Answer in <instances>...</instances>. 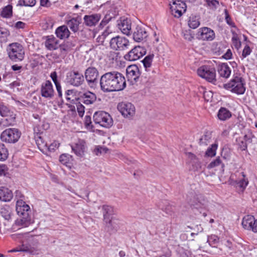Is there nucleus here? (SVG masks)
Here are the masks:
<instances>
[{"label": "nucleus", "instance_id": "1", "mask_svg": "<svg viewBox=\"0 0 257 257\" xmlns=\"http://www.w3.org/2000/svg\"><path fill=\"white\" fill-rule=\"evenodd\" d=\"M100 89L104 93L119 91L126 87V81L120 73L112 71L103 74L99 79Z\"/></svg>", "mask_w": 257, "mask_h": 257}, {"label": "nucleus", "instance_id": "2", "mask_svg": "<svg viewBox=\"0 0 257 257\" xmlns=\"http://www.w3.org/2000/svg\"><path fill=\"white\" fill-rule=\"evenodd\" d=\"M16 210L18 215L22 216L16 221V224L24 227L28 226L31 223L30 206L23 199H19L17 201Z\"/></svg>", "mask_w": 257, "mask_h": 257}, {"label": "nucleus", "instance_id": "3", "mask_svg": "<svg viewBox=\"0 0 257 257\" xmlns=\"http://www.w3.org/2000/svg\"><path fill=\"white\" fill-rule=\"evenodd\" d=\"M9 58L13 61L18 62L24 59L25 51L23 46L18 43L10 44L7 49Z\"/></svg>", "mask_w": 257, "mask_h": 257}, {"label": "nucleus", "instance_id": "4", "mask_svg": "<svg viewBox=\"0 0 257 257\" xmlns=\"http://www.w3.org/2000/svg\"><path fill=\"white\" fill-rule=\"evenodd\" d=\"M93 121L96 124L106 128H109L113 124V119L110 115L103 111L95 112L93 114Z\"/></svg>", "mask_w": 257, "mask_h": 257}, {"label": "nucleus", "instance_id": "5", "mask_svg": "<svg viewBox=\"0 0 257 257\" xmlns=\"http://www.w3.org/2000/svg\"><path fill=\"white\" fill-rule=\"evenodd\" d=\"M21 135V132L17 128H10L2 133L0 138L3 142L14 144L18 141Z\"/></svg>", "mask_w": 257, "mask_h": 257}, {"label": "nucleus", "instance_id": "6", "mask_svg": "<svg viewBox=\"0 0 257 257\" xmlns=\"http://www.w3.org/2000/svg\"><path fill=\"white\" fill-rule=\"evenodd\" d=\"M197 74L209 82L215 84L216 82V71L213 67L206 65L202 66L198 69Z\"/></svg>", "mask_w": 257, "mask_h": 257}, {"label": "nucleus", "instance_id": "7", "mask_svg": "<svg viewBox=\"0 0 257 257\" xmlns=\"http://www.w3.org/2000/svg\"><path fill=\"white\" fill-rule=\"evenodd\" d=\"M109 45L113 50L123 51L128 48L130 42L126 38L117 36L111 39Z\"/></svg>", "mask_w": 257, "mask_h": 257}, {"label": "nucleus", "instance_id": "8", "mask_svg": "<svg viewBox=\"0 0 257 257\" xmlns=\"http://www.w3.org/2000/svg\"><path fill=\"white\" fill-rule=\"evenodd\" d=\"M66 80L69 84L78 87L82 84L84 79L81 73L77 70H72L67 73Z\"/></svg>", "mask_w": 257, "mask_h": 257}, {"label": "nucleus", "instance_id": "9", "mask_svg": "<svg viewBox=\"0 0 257 257\" xmlns=\"http://www.w3.org/2000/svg\"><path fill=\"white\" fill-rule=\"evenodd\" d=\"M126 76L128 81L132 83L138 82L139 79L141 81L144 82L143 79L144 75L141 74L139 68L136 65H130L127 67Z\"/></svg>", "mask_w": 257, "mask_h": 257}, {"label": "nucleus", "instance_id": "10", "mask_svg": "<svg viewBox=\"0 0 257 257\" xmlns=\"http://www.w3.org/2000/svg\"><path fill=\"white\" fill-rule=\"evenodd\" d=\"M117 109L125 117L132 118L135 114V106L130 102H121L117 105Z\"/></svg>", "mask_w": 257, "mask_h": 257}, {"label": "nucleus", "instance_id": "11", "mask_svg": "<svg viewBox=\"0 0 257 257\" xmlns=\"http://www.w3.org/2000/svg\"><path fill=\"white\" fill-rule=\"evenodd\" d=\"M103 219L106 223V226L110 230H116V227L113 226V221L110 218V216L113 213V208L112 206L108 205H103Z\"/></svg>", "mask_w": 257, "mask_h": 257}, {"label": "nucleus", "instance_id": "12", "mask_svg": "<svg viewBox=\"0 0 257 257\" xmlns=\"http://www.w3.org/2000/svg\"><path fill=\"white\" fill-rule=\"evenodd\" d=\"M146 53V49L142 47L137 46L132 49L127 54L124 55L126 60L134 61L143 57Z\"/></svg>", "mask_w": 257, "mask_h": 257}, {"label": "nucleus", "instance_id": "13", "mask_svg": "<svg viewBox=\"0 0 257 257\" xmlns=\"http://www.w3.org/2000/svg\"><path fill=\"white\" fill-rule=\"evenodd\" d=\"M84 74L86 80L89 85L98 83L99 72L96 68L93 67H88L86 69Z\"/></svg>", "mask_w": 257, "mask_h": 257}, {"label": "nucleus", "instance_id": "14", "mask_svg": "<svg viewBox=\"0 0 257 257\" xmlns=\"http://www.w3.org/2000/svg\"><path fill=\"white\" fill-rule=\"evenodd\" d=\"M196 37L202 41H212L215 38V33L209 28L203 27L198 30Z\"/></svg>", "mask_w": 257, "mask_h": 257}, {"label": "nucleus", "instance_id": "15", "mask_svg": "<svg viewBox=\"0 0 257 257\" xmlns=\"http://www.w3.org/2000/svg\"><path fill=\"white\" fill-rule=\"evenodd\" d=\"M41 94L42 97L47 99H52L54 96V90L51 82L46 80L41 86Z\"/></svg>", "mask_w": 257, "mask_h": 257}, {"label": "nucleus", "instance_id": "16", "mask_svg": "<svg viewBox=\"0 0 257 257\" xmlns=\"http://www.w3.org/2000/svg\"><path fill=\"white\" fill-rule=\"evenodd\" d=\"M242 225L245 229L257 232V219H255L252 215L245 216L242 221Z\"/></svg>", "mask_w": 257, "mask_h": 257}, {"label": "nucleus", "instance_id": "17", "mask_svg": "<svg viewBox=\"0 0 257 257\" xmlns=\"http://www.w3.org/2000/svg\"><path fill=\"white\" fill-rule=\"evenodd\" d=\"M117 23L118 28L122 33L126 35L130 34L131 30V22L130 19L125 18H120V19L117 21Z\"/></svg>", "mask_w": 257, "mask_h": 257}, {"label": "nucleus", "instance_id": "18", "mask_svg": "<svg viewBox=\"0 0 257 257\" xmlns=\"http://www.w3.org/2000/svg\"><path fill=\"white\" fill-rule=\"evenodd\" d=\"M148 36L145 28L141 25H138L136 27L133 33V38L136 42H140Z\"/></svg>", "mask_w": 257, "mask_h": 257}, {"label": "nucleus", "instance_id": "19", "mask_svg": "<svg viewBox=\"0 0 257 257\" xmlns=\"http://www.w3.org/2000/svg\"><path fill=\"white\" fill-rule=\"evenodd\" d=\"M45 44L47 49L49 50H56L59 47H60V49L65 50L63 46L59 45V41L53 36H48Z\"/></svg>", "mask_w": 257, "mask_h": 257}, {"label": "nucleus", "instance_id": "20", "mask_svg": "<svg viewBox=\"0 0 257 257\" xmlns=\"http://www.w3.org/2000/svg\"><path fill=\"white\" fill-rule=\"evenodd\" d=\"M85 148L86 142L82 139H79L74 146H71L72 150L77 156L80 157L84 155Z\"/></svg>", "mask_w": 257, "mask_h": 257}, {"label": "nucleus", "instance_id": "21", "mask_svg": "<svg viewBox=\"0 0 257 257\" xmlns=\"http://www.w3.org/2000/svg\"><path fill=\"white\" fill-rule=\"evenodd\" d=\"M101 16L99 14L85 15L84 17V24L88 27L95 26L99 21Z\"/></svg>", "mask_w": 257, "mask_h": 257}, {"label": "nucleus", "instance_id": "22", "mask_svg": "<svg viewBox=\"0 0 257 257\" xmlns=\"http://www.w3.org/2000/svg\"><path fill=\"white\" fill-rule=\"evenodd\" d=\"M81 102L86 105L93 104L96 100V95L90 92L87 91L82 94L80 98Z\"/></svg>", "mask_w": 257, "mask_h": 257}, {"label": "nucleus", "instance_id": "23", "mask_svg": "<svg viewBox=\"0 0 257 257\" xmlns=\"http://www.w3.org/2000/svg\"><path fill=\"white\" fill-rule=\"evenodd\" d=\"M35 139L39 149L43 153L46 154L48 150V144L44 141L42 136L37 134L35 136Z\"/></svg>", "mask_w": 257, "mask_h": 257}, {"label": "nucleus", "instance_id": "24", "mask_svg": "<svg viewBox=\"0 0 257 257\" xmlns=\"http://www.w3.org/2000/svg\"><path fill=\"white\" fill-rule=\"evenodd\" d=\"M241 174L242 178H240L238 180L234 181L232 184L235 186L236 188H240V191L243 192L248 185V179L245 178V175L243 172H241Z\"/></svg>", "mask_w": 257, "mask_h": 257}, {"label": "nucleus", "instance_id": "25", "mask_svg": "<svg viewBox=\"0 0 257 257\" xmlns=\"http://www.w3.org/2000/svg\"><path fill=\"white\" fill-rule=\"evenodd\" d=\"M13 198V193L11 190L6 187L0 188V200L8 202Z\"/></svg>", "mask_w": 257, "mask_h": 257}, {"label": "nucleus", "instance_id": "26", "mask_svg": "<svg viewBox=\"0 0 257 257\" xmlns=\"http://www.w3.org/2000/svg\"><path fill=\"white\" fill-rule=\"evenodd\" d=\"M218 72L220 76L224 78H228L231 74V70L226 63H222L219 65Z\"/></svg>", "mask_w": 257, "mask_h": 257}, {"label": "nucleus", "instance_id": "27", "mask_svg": "<svg viewBox=\"0 0 257 257\" xmlns=\"http://www.w3.org/2000/svg\"><path fill=\"white\" fill-rule=\"evenodd\" d=\"M57 37L61 39L67 38L70 35V32L66 26L58 27L55 32Z\"/></svg>", "mask_w": 257, "mask_h": 257}, {"label": "nucleus", "instance_id": "28", "mask_svg": "<svg viewBox=\"0 0 257 257\" xmlns=\"http://www.w3.org/2000/svg\"><path fill=\"white\" fill-rule=\"evenodd\" d=\"M0 214L5 220L8 221L10 220L13 215L12 209L9 205L3 206L0 209Z\"/></svg>", "mask_w": 257, "mask_h": 257}, {"label": "nucleus", "instance_id": "29", "mask_svg": "<svg viewBox=\"0 0 257 257\" xmlns=\"http://www.w3.org/2000/svg\"><path fill=\"white\" fill-rule=\"evenodd\" d=\"M159 207L169 215H172L175 210V207L170 204L167 201H162L159 203Z\"/></svg>", "mask_w": 257, "mask_h": 257}, {"label": "nucleus", "instance_id": "30", "mask_svg": "<svg viewBox=\"0 0 257 257\" xmlns=\"http://www.w3.org/2000/svg\"><path fill=\"white\" fill-rule=\"evenodd\" d=\"M81 20L79 17L73 18L68 20L67 24L72 31L76 32L78 30V26L81 23Z\"/></svg>", "mask_w": 257, "mask_h": 257}, {"label": "nucleus", "instance_id": "31", "mask_svg": "<svg viewBox=\"0 0 257 257\" xmlns=\"http://www.w3.org/2000/svg\"><path fill=\"white\" fill-rule=\"evenodd\" d=\"M23 243V245H25L28 247L29 246L31 248V249L33 251H26V252H28L32 254H35L38 251V246L39 244L38 241L35 238L32 237L29 239V242L28 243Z\"/></svg>", "mask_w": 257, "mask_h": 257}, {"label": "nucleus", "instance_id": "32", "mask_svg": "<svg viewBox=\"0 0 257 257\" xmlns=\"http://www.w3.org/2000/svg\"><path fill=\"white\" fill-rule=\"evenodd\" d=\"M217 116L221 120H225L231 116V112L225 107H221L218 111Z\"/></svg>", "mask_w": 257, "mask_h": 257}, {"label": "nucleus", "instance_id": "33", "mask_svg": "<svg viewBox=\"0 0 257 257\" xmlns=\"http://www.w3.org/2000/svg\"><path fill=\"white\" fill-rule=\"evenodd\" d=\"M73 161L72 156L68 154H63L59 157L60 162L66 166L70 168L71 162Z\"/></svg>", "mask_w": 257, "mask_h": 257}, {"label": "nucleus", "instance_id": "34", "mask_svg": "<svg viewBox=\"0 0 257 257\" xmlns=\"http://www.w3.org/2000/svg\"><path fill=\"white\" fill-rule=\"evenodd\" d=\"M212 137L211 133L209 132H206L199 139V144L200 146H206L210 142Z\"/></svg>", "mask_w": 257, "mask_h": 257}, {"label": "nucleus", "instance_id": "35", "mask_svg": "<svg viewBox=\"0 0 257 257\" xmlns=\"http://www.w3.org/2000/svg\"><path fill=\"white\" fill-rule=\"evenodd\" d=\"M13 15V7L12 6L9 5L5 7L1 14V16L5 18H10Z\"/></svg>", "mask_w": 257, "mask_h": 257}, {"label": "nucleus", "instance_id": "36", "mask_svg": "<svg viewBox=\"0 0 257 257\" xmlns=\"http://www.w3.org/2000/svg\"><path fill=\"white\" fill-rule=\"evenodd\" d=\"M188 24L190 28L193 29L197 28L200 24L199 18L195 16L190 17Z\"/></svg>", "mask_w": 257, "mask_h": 257}, {"label": "nucleus", "instance_id": "37", "mask_svg": "<svg viewBox=\"0 0 257 257\" xmlns=\"http://www.w3.org/2000/svg\"><path fill=\"white\" fill-rule=\"evenodd\" d=\"M117 14L116 12L112 13L110 11H108L100 22V25L102 27L106 25L112 18H114Z\"/></svg>", "mask_w": 257, "mask_h": 257}, {"label": "nucleus", "instance_id": "38", "mask_svg": "<svg viewBox=\"0 0 257 257\" xmlns=\"http://www.w3.org/2000/svg\"><path fill=\"white\" fill-rule=\"evenodd\" d=\"M238 83H238V85L235 86V87H233V89H231V91L237 94H242L245 91L243 80L242 79L241 82H238Z\"/></svg>", "mask_w": 257, "mask_h": 257}, {"label": "nucleus", "instance_id": "39", "mask_svg": "<svg viewBox=\"0 0 257 257\" xmlns=\"http://www.w3.org/2000/svg\"><path fill=\"white\" fill-rule=\"evenodd\" d=\"M154 54H150L147 56L143 60L142 62L143 63V65L144 68H145V70L146 71H149V68L151 67L152 65V62L153 61V59L154 58Z\"/></svg>", "mask_w": 257, "mask_h": 257}, {"label": "nucleus", "instance_id": "40", "mask_svg": "<svg viewBox=\"0 0 257 257\" xmlns=\"http://www.w3.org/2000/svg\"><path fill=\"white\" fill-rule=\"evenodd\" d=\"M8 150L6 146L4 144L0 143V161L6 160L8 158Z\"/></svg>", "mask_w": 257, "mask_h": 257}, {"label": "nucleus", "instance_id": "41", "mask_svg": "<svg viewBox=\"0 0 257 257\" xmlns=\"http://www.w3.org/2000/svg\"><path fill=\"white\" fill-rule=\"evenodd\" d=\"M242 79H243L240 77L236 76L232 79L229 83L225 84L224 86L226 88H231V89H233V87H235V86L238 85V82H241Z\"/></svg>", "mask_w": 257, "mask_h": 257}, {"label": "nucleus", "instance_id": "42", "mask_svg": "<svg viewBox=\"0 0 257 257\" xmlns=\"http://www.w3.org/2000/svg\"><path fill=\"white\" fill-rule=\"evenodd\" d=\"M15 116L14 114L8 115V116L3 117L2 119L1 122L4 125H12L15 122Z\"/></svg>", "mask_w": 257, "mask_h": 257}, {"label": "nucleus", "instance_id": "43", "mask_svg": "<svg viewBox=\"0 0 257 257\" xmlns=\"http://www.w3.org/2000/svg\"><path fill=\"white\" fill-rule=\"evenodd\" d=\"M13 112L11 111L10 109L4 104H0V114L2 117L8 116L12 115Z\"/></svg>", "mask_w": 257, "mask_h": 257}, {"label": "nucleus", "instance_id": "44", "mask_svg": "<svg viewBox=\"0 0 257 257\" xmlns=\"http://www.w3.org/2000/svg\"><path fill=\"white\" fill-rule=\"evenodd\" d=\"M31 249V248L29 246H27L25 245H23V243L22 245L18 246L15 248H14L12 250H10L8 251L9 252H17V251H22V252H26V251H33Z\"/></svg>", "mask_w": 257, "mask_h": 257}, {"label": "nucleus", "instance_id": "45", "mask_svg": "<svg viewBox=\"0 0 257 257\" xmlns=\"http://www.w3.org/2000/svg\"><path fill=\"white\" fill-rule=\"evenodd\" d=\"M221 165L222 168V171H224V165L222 164V161L221 160V159L220 157H217L215 160H214L213 161H212L211 163H209V164L208 165V168H213L216 166H218L219 165Z\"/></svg>", "mask_w": 257, "mask_h": 257}, {"label": "nucleus", "instance_id": "46", "mask_svg": "<svg viewBox=\"0 0 257 257\" xmlns=\"http://www.w3.org/2000/svg\"><path fill=\"white\" fill-rule=\"evenodd\" d=\"M207 6L211 10H215L219 6V2L217 0H204Z\"/></svg>", "mask_w": 257, "mask_h": 257}, {"label": "nucleus", "instance_id": "47", "mask_svg": "<svg viewBox=\"0 0 257 257\" xmlns=\"http://www.w3.org/2000/svg\"><path fill=\"white\" fill-rule=\"evenodd\" d=\"M217 148V145L216 144H214L211 145V148H209L206 153L205 155L208 157H213L216 154V151Z\"/></svg>", "mask_w": 257, "mask_h": 257}, {"label": "nucleus", "instance_id": "48", "mask_svg": "<svg viewBox=\"0 0 257 257\" xmlns=\"http://www.w3.org/2000/svg\"><path fill=\"white\" fill-rule=\"evenodd\" d=\"M224 14H225V20L226 23L231 27L235 28V25L234 23L232 21L229 13L228 10L227 9H225L224 10Z\"/></svg>", "mask_w": 257, "mask_h": 257}, {"label": "nucleus", "instance_id": "49", "mask_svg": "<svg viewBox=\"0 0 257 257\" xmlns=\"http://www.w3.org/2000/svg\"><path fill=\"white\" fill-rule=\"evenodd\" d=\"M173 5L174 6V8L178 9V10H181L182 11L185 12L186 11V5L184 2H181L180 3H177L176 1H173Z\"/></svg>", "mask_w": 257, "mask_h": 257}, {"label": "nucleus", "instance_id": "50", "mask_svg": "<svg viewBox=\"0 0 257 257\" xmlns=\"http://www.w3.org/2000/svg\"><path fill=\"white\" fill-rule=\"evenodd\" d=\"M170 9L172 12V14L176 18H180L182 16L183 13L184 12L182 11L181 10H178V9L174 8V6H171Z\"/></svg>", "mask_w": 257, "mask_h": 257}, {"label": "nucleus", "instance_id": "51", "mask_svg": "<svg viewBox=\"0 0 257 257\" xmlns=\"http://www.w3.org/2000/svg\"><path fill=\"white\" fill-rule=\"evenodd\" d=\"M19 3L21 6L33 7L36 4V0H20Z\"/></svg>", "mask_w": 257, "mask_h": 257}, {"label": "nucleus", "instance_id": "52", "mask_svg": "<svg viewBox=\"0 0 257 257\" xmlns=\"http://www.w3.org/2000/svg\"><path fill=\"white\" fill-rule=\"evenodd\" d=\"M237 141L238 142V145L241 150L244 151L247 149L248 144L245 141H244L242 138H238L237 139Z\"/></svg>", "mask_w": 257, "mask_h": 257}, {"label": "nucleus", "instance_id": "53", "mask_svg": "<svg viewBox=\"0 0 257 257\" xmlns=\"http://www.w3.org/2000/svg\"><path fill=\"white\" fill-rule=\"evenodd\" d=\"M119 53L115 51H110L107 56L109 60L117 61L118 59V55Z\"/></svg>", "mask_w": 257, "mask_h": 257}, {"label": "nucleus", "instance_id": "54", "mask_svg": "<svg viewBox=\"0 0 257 257\" xmlns=\"http://www.w3.org/2000/svg\"><path fill=\"white\" fill-rule=\"evenodd\" d=\"M108 150L107 148L98 146L94 149V152L96 155H99L102 153H106Z\"/></svg>", "mask_w": 257, "mask_h": 257}, {"label": "nucleus", "instance_id": "55", "mask_svg": "<svg viewBox=\"0 0 257 257\" xmlns=\"http://www.w3.org/2000/svg\"><path fill=\"white\" fill-rule=\"evenodd\" d=\"M189 204L191 206H193L197 209L202 208L204 206V204L203 203L197 200L194 201L191 200L189 202Z\"/></svg>", "mask_w": 257, "mask_h": 257}, {"label": "nucleus", "instance_id": "56", "mask_svg": "<svg viewBox=\"0 0 257 257\" xmlns=\"http://www.w3.org/2000/svg\"><path fill=\"white\" fill-rule=\"evenodd\" d=\"M77 110L78 113V115L80 117H82L84 113V106L81 104L80 102L76 104Z\"/></svg>", "mask_w": 257, "mask_h": 257}, {"label": "nucleus", "instance_id": "57", "mask_svg": "<svg viewBox=\"0 0 257 257\" xmlns=\"http://www.w3.org/2000/svg\"><path fill=\"white\" fill-rule=\"evenodd\" d=\"M59 146V144L56 142L54 141L53 143H51L50 145H48V150L47 152H53L56 149L58 148Z\"/></svg>", "mask_w": 257, "mask_h": 257}, {"label": "nucleus", "instance_id": "58", "mask_svg": "<svg viewBox=\"0 0 257 257\" xmlns=\"http://www.w3.org/2000/svg\"><path fill=\"white\" fill-rule=\"evenodd\" d=\"M233 37L232 38V41L234 45L237 47L238 46L240 45V42L238 41V38L237 34L234 32H232Z\"/></svg>", "mask_w": 257, "mask_h": 257}, {"label": "nucleus", "instance_id": "59", "mask_svg": "<svg viewBox=\"0 0 257 257\" xmlns=\"http://www.w3.org/2000/svg\"><path fill=\"white\" fill-rule=\"evenodd\" d=\"M251 52V50L250 48V47H249L248 45H245V46L244 47L243 50V51H242V56L243 58H245L246 57H247V56H248L250 53Z\"/></svg>", "mask_w": 257, "mask_h": 257}, {"label": "nucleus", "instance_id": "60", "mask_svg": "<svg viewBox=\"0 0 257 257\" xmlns=\"http://www.w3.org/2000/svg\"><path fill=\"white\" fill-rule=\"evenodd\" d=\"M91 118L89 115H86L84 118V124L85 126L88 127H92V125H91Z\"/></svg>", "mask_w": 257, "mask_h": 257}, {"label": "nucleus", "instance_id": "61", "mask_svg": "<svg viewBox=\"0 0 257 257\" xmlns=\"http://www.w3.org/2000/svg\"><path fill=\"white\" fill-rule=\"evenodd\" d=\"M252 135L251 133H248L247 134H245L242 138V139L244 140V141L247 143V144L251 143L252 142Z\"/></svg>", "mask_w": 257, "mask_h": 257}, {"label": "nucleus", "instance_id": "62", "mask_svg": "<svg viewBox=\"0 0 257 257\" xmlns=\"http://www.w3.org/2000/svg\"><path fill=\"white\" fill-rule=\"evenodd\" d=\"M184 37L186 40H187L189 41H191L192 39H193V36L191 33V31H186L184 33Z\"/></svg>", "mask_w": 257, "mask_h": 257}, {"label": "nucleus", "instance_id": "63", "mask_svg": "<svg viewBox=\"0 0 257 257\" xmlns=\"http://www.w3.org/2000/svg\"><path fill=\"white\" fill-rule=\"evenodd\" d=\"M50 77L52 78L53 81L55 83V85L57 84H60L57 79V73L54 71L51 73Z\"/></svg>", "mask_w": 257, "mask_h": 257}, {"label": "nucleus", "instance_id": "64", "mask_svg": "<svg viewBox=\"0 0 257 257\" xmlns=\"http://www.w3.org/2000/svg\"><path fill=\"white\" fill-rule=\"evenodd\" d=\"M232 52L230 49H228L226 53L223 55V58L228 60L231 58L232 57Z\"/></svg>", "mask_w": 257, "mask_h": 257}]
</instances>
